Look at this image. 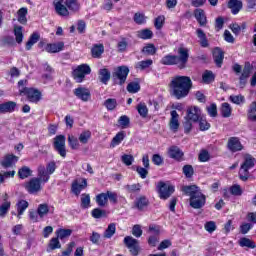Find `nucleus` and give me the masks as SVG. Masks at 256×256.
I'll return each instance as SVG.
<instances>
[{
  "label": "nucleus",
  "mask_w": 256,
  "mask_h": 256,
  "mask_svg": "<svg viewBox=\"0 0 256 256\" xmlns=\"http://www.w3.org/2000/svg\"><path fill=\"white\" fill-rule=\"evenodd\" d=\"M238 243L240 247H247L248 249H255L256 247L255 243L247 237L240 238Z\"/></svg>",
  "instance_id": "38"
},
{
  "label": "nucleus",
  "mask_w": 256,
  "mask_h": 256,
  "mask_svg": "<svg viewBox=\"0 0 256 256\" xmlns=\"http://www.w3.org/2000/svg\"><path fill=\"white\" fill-rule=\"evenodd\" d=\"M128 75H129V67L123 65L114 69L112 77L118 85H125V81H127Z\"/></svg>",
  "instance_id": "6"
},
{
  "label": "nucleus",
  "mask_w": 256,
  "mask_h": 256,
  "mask_svg": "<svg viewBox=\"0 0 256 256\" xmlns=\"http://www.w3.org/2000/svg\"><path fill=\"white\" fill-rule=\"evenodd\" d=\"M146 17H145V14H142V13H135L134 14V22L137 24V25H143V23L146 22Z\"/></svg>",
  "instance_id": "63"
},
{
  "label": "nucleus",
  "mask_w": 256,
  "mask_h": 256,
  "mask_svg": "<svg viewBox=\"0 0 256 256\" xmlns=\"http://www.w3.org/2000/svg\"><path fill=\"white\" fill-rule=\"evenodd\" d=\"M68 144L73 150H77L80 147L79 140L73 135L68 136Z\"/></svg>",
  "instance_id": "50"
},
{
  "label": "nucleus",
  "mask_w": 256,
  "mask_h": 256,
  "mask_svg": "<svg viewBox=\"0 0 256 256\" xmlns=\"http://www.w3.org/2000/svg\"><path fill=\"white\" fill-rule=\"evenodd\" d=\"M104 107H106L107 111H115L117 109V99L108 98L103 103Z\"/></svg>",
  "instance_id": "33"
},
{
  "label": "nucleus",
  "mask_w": 256,
  "mask_h": 256,
  "mask_svg": "<svg viewBox=\"0 0 256 256\" xmlns=\"http://www.w3.org/2000/svg\"><path fill=\"white\" fill-rule=\"evenodd\" d=\"M123 139H125V132L124 131L118 132L112 139L110 147L114 148V147H117V145H121V142L123 141Z\"/></svg>",
  "instance_id": "32"
},
{
  "label": "nucleus",
  "mask_w": 256,
  "mask_h": 256,
  "mask_svg": "<svg viewBox=\"0 0 256 256\" xmlns=\"http://www.w3.org/2000/svg\"><path fill=\"white\" fill-rule=\"evenodd\" d=\"M142 53H146V55H155L157 53V48H155V45L148 44L142 49Z\"/></svg>",
  "instance_id": "62"
},
{
  "label": "nucleus",
  "mask_w": 256,
  "mask_h": 256,
  "mask_svg": "<svg viewBox=\"0 0 256 256\" xmlns=\"http://www.w3.org/2000/svg\"><path fill=\"white\" fill-rule=\"evenodd\" d=\"M182 171L188 179H191V177H193V173H195L192 165H184Z\"/></svg>",
  "instance_id": "60"
},
{
  "label": "nucleus",
  "mask_w": 256,
  "mask_h": 256,
  "mask_svg": "<svg viewBox=\"0 0 256 256\" xmlns=\"http://www.w3.org/2000/svg\"><path fill=\"white\" fill-rule=\"evenodd\" d=\"M251 71H253V66L251 65V63L246 62L243 68L241 77H244L245 79H249V77H251Z\"/></svg>",
  "instance_id": "48"
},
{
  "label": "nucleus",
  "mask_w": 256,
  "mask_h": 256,
  "mask_svg": "<svg viewBox=\"0 0 256 256\" xmlns=\"http://www.w3.org/2000/svg\"><path fill=\"white\" fill-rule=\"evenodd\" d=\"M253 167H255V158L248 154L244 157V162L241 165L239 179H241V181H248L249 169H253Z\"/></svg>",
  "instance_id": "4"
},
{
  "label": "nucleus",
  "mask_w": 256,
  "mask_h": 256,
  "mask_svg": "<svg viewBox=\"0 0 256 256\" xmlns=\"http://www.w3.org/2000/svg\"><path fill=\"white\" fill-rule=\"evenodd\" d=\"M198 121H199L200 131H208V129L211 128V124H209V122H207V120L204 119L203 117L200 116Z\"/></svg>",
  "instance_id": "61"
},
{
  "label": "nucleus",
  "mask_w": 256,
  "mask_h": 256,
  "mask_svg": "<svg viewBox=\"0 0 256 256\" xmlns=\"http://www.w3.org/2000/svg\"><path fill=\"white\" fill-rule=\"evenodd\" d=\"M115 231H117V226L115 225V223L109 224L104 232V239H111V237L115 235Z\"/></svg>",
  "instance_id": "35"
},
{
  "label": "nucleus",
  "mask_w": 256,
  "mask_h": 256,
  "mask_svg": "<svg viewBox=\"0 0 256 256\" xmlns=\"http://www.w3.org/2000/svg\"><path fill=\"white\" fill-rule=\"evenodd\" d=\"M203 83H213L215 81V74L212 71L206 70L202 75Z\"/></svg>",
  "instance_id": "42"
},
{
  "label": "nucleus",
  "mask_w": 256,
  "mask_h": 256,
  "mask_svg": "<svg viewBox=\"0 0 256 256\" xmlns=\"http://www.w3.org/2000/svg\"><path fill=\"white\" fill-rule=\"evenodd\" d=\"M177 61L179 69H185V67H187V63L189 62V48H186L185 46H180L178 48Z\"/></svg>",
  "instance_id": "9"
},
{
  "label": "nucleus",
  "mask_w": 256,
  "mask_h": 256,
  "mask_svg": "<svg viewBox=\"0 0 256 256\" xmlns=\"http://www.w3.org/2000/svg\"><path fill=\"white\" fill-rule=\"evenodd\" d=\"M15 109H17V103L14 101L0 104V113H13Z\"/></svg>",
  "instance_id": "22"
},
{
  "label": "nucleus",
  "mask_w": 256,
  "mask_h": 256,
  "mask_svg": "<svg viewBox=\"0 0 256 256\" xmlns=\"http://www.w3.org/2000/svg\"><path fill=\"white\" fill-rule=\"evenodd\" d=\"M50 176L47 175V171L45 170V166L38 167V178H31L24 187L26 191H28L31 195L35 193H39L41 191V183H47L49 181Z\"/></svg>",
  "instance_id": "3"
},
{
  "label": "nucleus",
  "mask_w": 256,
  "mask_h": 256,
  "mask_svg": "<svg viewBox=\"0 0 256 256\" xmlns=\"http://www.w3.org/2000/svg\"><path fill=\"white\" fill-rule=\"evenodd\" d=\"M41 39L39 33L34 32L26 43V51H31V48Z\"/></svg>",
  "instance_id": "30"
},
{
  "label": "nucleus",
  "mask_w": 256,
  "mask_h": 256,
  "mask_svg": "<svg viewBox=\"0 0 256 256\" xmlns=\"http://www.w3.org/2000/svg\"><path fill=\"white\" fill-rule=\"evenodd\" d=\"M249 121H256V102H252L248 109Z\"/></svg>",
  "instance_id": "47"
},
{
  "label": "nucleus",
  "mask_w": 256,
  "mask_h": 256,
  "mask_svg": "<svg viewBox=\"0 0 256 256\" xmlns=\"http://www.w3.org/2000/svg\"><path fill=\"white\" fill-rule=\"evenodd\" d=\"M86 75H91V67L89 64H81L72 72V76L76 83H83Z\"/></svg>",
  "instance_id": "5"
},
{
  "label": "nucleus",
  "mask_w": 256,
  "mask_h": 256,
  "mask_svg": "<svg viewBox=\"0 0 256 256\" xmlns=\"http://www.w3.org/2000/svg\"><path fill=\"white\" fill-rule=\"evenodd\" d=\"M38 217L40 219H43V217H46V215L49 214V204H39L37 208Z\"/></svg>",
  "instance_id": "34"
},
{
  "label": "nucleus",
  "mask_w": 256,
  "mask_h": 256,
  "mask_svg": "<svg viewBox=\"0 0 256 256\" xmlns=\"http://www.w3.org/2000/svg\"><path fill=\"white\" fill-rule=\"evenodd\" d=\"M128 93H139L141 91V85L138 82H130L127 85Z\"/></svg>",
  "instance_id": "51"
},
{
  "label": "nucleus",
  "mask_w": 256,
  "mask_h": 256,
  "mask_svg": "<svg viewBox=\"0 0 256 256\" xmlns=\"http://www.w3.org/2000/svg\"><path fill=\"white\" fill-rule=\"evenodd\" d=\"M148 206H149V199H147V197L145 196L139 197L135 202V207L139 211H143V209H145V207H148Z\"/></svg>",
  "instance_id": "31"
},
{
  "label": "nucleus",
  "mask_w": 256,
  "mask_h": 256,
  "mask_svg": "<svg viewBox=\"0 0 256 256\" xmlns=\"http://www.w3.org/2000/svg\"><path fill=\"white\" fill-rule=\"evenodd\" d=\"M87 187V179L80 178L72 183V192L74 195H80L81 191Z\"/></svg>",
  "instance_id": "15"
},
{
  "label": "nucleus",
  "mask_w": 256,
  "mask_h": 256,
  "mask_svg": "<svg viewBox=\"0 0 256 256\" xmlns=\"http://www.w3.org/2000/svg\"><path fill=\"white\" fill-rule=\"evenodd\" d=\"M228 8L231 9L233 15H237L243 9V2L240 0H229Z\"/></svg>",
  "instance_id": "23"
},
{
  "label": "nucleus",
  "mask_w": 256,
  "mask_h": 256,
  "mask_svg": "<svg viewBox=\"0 0 256 256\" xmlns=\"http://www.w3.org/2000/svg\"><path fill=\"white\" fill-rule=\"evenodd\" d=\"M27 13L28 10L25 7L18 10V21L21 23V25H27Z\"/></svg>",
  "instance_id": "36"
},
{
  "label": "nucleus",
  "mask_w": 256,
  "mask_h": 256,
  "mask_svg": "<svg viewBox=\"0 0 256 256\" xmlns=\"http://www.w3.org/2000/svg\"><path fill=\"white\" fill-rule=\"evenodd\" d=\"M65 135H57L54 138L53 147L60 157H67V148L65 147Z\"/></svg>",
  "instance_id": "8"
},
{
  "label": "nucleus",
  "mask_w": 256,
  "mask_h": 256,
  "mask_svg": "<svg viewBox=\"0 0 256 256\" xmlns=\"http://www.w3.org/2000/svg\"><path fill=\"white\" fill-rule=\"evenodd\" d=\"M64 3L70 11L76 12L79 10V2L77 0H66Z\"/></svg>",
  "instance_id": "49"
},
{
  "label": "nucleus",
  "mask_w": 256,
  "mask_h": 256,
  "mask_svg": "<svg viewBox=\"0 0 256 256\" xmlns=\"http://www.w3.org/2000/svg\"><path fill=\"white\" fill-rule=\"evenodd\" d=\"M74 95L77 97V99H80V101H83L84 103H87L89 99H91V91L89 88L86 87H78L74 89Z\"/></svg>",
  "instance_id": "12"
},
{
  "label": "nucleus",
  "mask_w": 256,
  "mask_h": 256,
  "mask_svg": "<svg viewBox=\"0 0 256 256\" xmlns=\"http://www.w3.org/2000/svg\"><path fill=\"white\" fill-rule=\"evenodd\" d=\"M18 175L20 179H27V177H31V169L27 166H24L18 171Z\"/></svg>",
  "instance_id": "55"
},
{
  "label": "nucleus",
  "mask_w": 256,
  "mask_h": 256,
  "mask_svg": "<svg viewBox=\"0 0 256 256\" xmlns=\"http://www.w3.org/2000/svg\"><path fill=\"white\" fill-rule=\"evenodd\" d=\"M71 233H73V230L71 229H59L57 230V237L58 239H66V237H71Z\"/></svg>",
  "instance_id": "52"
},
{
  "label": "nucleus",
  "mask_w": 256,
  "mask_h": 256,
  "mask_svg": "<svg viewBox=\"0 0 256 256\" xmlns=\"http://www.w3.org/2000/svg\"><path fill=\"white\" fill-rule=\"evenodd\" d=\"M137 37L144 40L153 39V31H151L150 29L139 30L137 32Z\"/></svg>",
  "instance_id": "39"
},
{
  "label": "nucleus",
  "mask_w": 256,
  "mask_h": 256,
  "mask_svg": "<svg viewBox=\"0 0 256 256\" xmlns=\"http://www.w3.org/2000/svg\"><path fill=\"white\" fill-rule=\"evenodd\" d=\"M228 149L232 151V153H237V151H242L243 145L241 144V141H239V138L231 137L228 140Z\"/></svg>",
  "instance_id": "17"
},
{
  "label": "nucleus",
  "mask_w": 256,
  "mask_h": 256,
  "mask_svg": "<svg viewBox=\"0 0 256 256\" xmlns=\"http://www.w3.org/2000/svg\"><path fill=\"white\" fill-rule=\"evenodd\" d=\"M214 63L217 67H221L223 65V59L225 58V54L221 48H215L213 51Z\"/></svg>",
  "instance_id": "25"
},
{
  "label": "nucleus",
  "mask_w": 256,
  "mask_h": 256,
  "mask_svg": "<svg viewBox=\"0 0 256 256\" xmlns=\"http://www.w3.org/2000/svg\"><path fill=\"white\" fill-rule=\"evenodd\" d=\"M184 153L178 146H171L168 148V156L170 159H174L175 161H181L183 159Z\"/></svg>",
  "instance_id": "16"
},
{
  "label": "nucleus",
  "mask_w": 256,
  "mask_h": 256,
  "mask_svg": "<svg viewBox=\"0 0 256 256\" xmlns=\"http://www.w3.org/2000/svg\"><path fill=\"white\" fill-rule=\"evenodd\" d=\"M91 139V131L85 130L83 131L79 136V141L83 145H87L89 143V140Z\"/></svg>",
  "instance_id": "46"
},
{
  "label": "nucleus",
  "mask_w": 256,
  "mask_h": 256,
  "mask_svg": "<svg viewBox=\"0 0 256 256\" xmlns=\"http://www.w3.org/2000/svg\"><path fill=\"white\" fill-rule=\"evenodd\" d=\"M98 79L103 85H107L111 80V71L107 68H102L98 71Z\"/></svg>",
  "instance_id": "20"
},
{
  "label": "nucleus",
  "mask_w": 256,
  "mask_h": 256,
  "mask_svg": "<svg viewBox=\"0 0 256 256\" xmlns=\"http://www.w3.org/2000/svg\"><path fill=\"white\" fill-rule=\"evenodd\" d=\"M124 244L126 245L127 249H129L131 255H139V251L141 249L139 247V240L133 238V236H126L124 238Z\"/></svg>",
  "instance_id": "11"
},
{
  "label": "nucleus",
  "mask_w": 256,
  "mask_h": 256,
  "mask_svg": "<svg viewBox=\"0 0 256 256\" xmlns=\"http://www.w3.org/2000/svg\"><path fill=\"white\" fill-rule=\"evenodd\" d=\"M196 35L199 39V43L201 47L203 48L209 47V40L207 39V34H205V32L201 28H198L196 30Z\"/></svg>",
  "instance_id": "26"
},
{
  "label": "nucleus",
  "mask_w": 256,
  "mask_h": 256,
  "mask_svg": "<svg viewBox=\"0 0 256 256\" xmlns=\"http://www.w3.org/2000/svg\"><path fill=\"white\" fill-rule=\"evenodd\" d=\"M21 95H25L30 103H39L41 101V92L35 88H22Z\"/></svg>",
  "instance_id": "7"
},
{
  "label": "nucleus",
  "mask_w": 256,
  "mask_h": 256,
  "mask_svg": "<svg viewBox=\"0 0 256 256\" xmlns=\"http://www.w3.org/2000/svg\"><path fill=\"white\" fill-rule=\"evenodd\" d=\"M153 65V60H143L136 64V69H140V71H145V69H149Z\"/></svg>",
  "instance_id": "41"
},
{
  "label": "nucleus",
  "mask_w": 256,
  "mask_h": 256,
  "mask_svg": "<svg viewBox=\"0 0 256 256\" xmlns=\"http://www.w3.org/2000/svg\"><path fill=\"white\" fill-rule=\"evenodd\" d=\"M229 99L235 105H241L242 103H245V96L243 95H231Z\"/></svg>",
  "instance_id": "58"
},
{
  "label": "nucleus",
  "mask_w": 256,
  "mask_h": 256,
  "mask_svg": "<svg viewBox=\"0 0 256 256\" xmlns=\"http://www.w3.org/2000/svg\"><path fill=\"white\" fill-rule=\"evenodd\" d=\"M9 209H11V202L5 201L0 206V217H5L6 213H9Z\"/></svg>",
  "instance_id": "59"
},
{
  "label": "nucleus",
  "mask_w": 256,
  "mask_h": 256,
  "mask_svg": "<svg viewBox=\"0 0 256 256\" xmlns=\"http://www.w3.org/2000/svg\"><path fill=\"white\" fill-rule=\"evenodd\" d=\"M14 34L16 37V42L23 43V28L21 26H15Z\"/></svg>",
  "instance_id": "57"
},
{
  "label": "nucleus",
  "mask_w": 256,
  "mask_h": 256,
  "mask_svg": "<svg viewBox=\"0 0 256 256\" xmlns=\"http://www.w3.org/2000/svg\"><path fill=\"white\" fill-rule=\"evenodd\" d=\"M118 123H119L120 127H122V129H127V127H129V125L131 123V120L129 119V116L122 115L118 119Z\"/></svg>",
  "instance_id": "53"
},
{
  "label": "nucleus",
  "mask_w": 256,
  "mask_h": 256,
  "mask_svg": "<svg viewBox=\"0 0 256 256\" xmlns=\"http://www.w3.org/2000/svg\"><path fill=\"white\" fill-rule=\"evenodd\" d=\"M128 45L129 42H127V38H122L117 44V49L119 53H125V51H127Z\"/></svg>",
  "instance_id": "56"
},
{
  "label": "nucleus",
  "mask_w": 256,
  "mask_h": 256,
  "mask_svg": "<svg viewBox=\"0 0 256 256\" xmlns=\"http://www.w3.org/2000/svg\"><path fill=\"white\" fill-rule=\"evenodd\" d=\"M204 229H206L208 233H213L217 231V224L214 221H208L205 223Z\"/></svg>",
  "instance_id": "64"
},
{
  "label": "nucleus",
  "mask_w": 256,
  "mask_h": 256,
  "mask_svg": "<svg viewBox=\"0 0 256 256\" xmlns=\"http://www.w3.org/2000/svg\"><path fill=\"white\" fill-rule=\"evenodd\" d=\"M160 199H169L175 193V187L167 185L164 182H159L157 185Z\"/></svg>",
  "instance_id": "10"
},
{
  "label": "nucleus",
  "mask_w": 256,
  "mask_h": 256,
  "mask_svg": "<svg viewBox=\"0 0 256 256\" xmlns=\"http://www.w3.org/2000/svg\"><path fill=\"white\" fill-rule=\"evenodd\" d=\"M17 161H19V157L15 156L13 154H7L1 160L0 165H2V167L4 169H9V168L13 167V165H15V163H17Z\"/></svg>",
  "instance_id": "14"
},
{
  "label": "nucleus",
  "mask_w": 256,
  "mask_h": 256,
  "mask_svg": "<svg viewBox=\"0 0 256 256\" xmlns=\"http://www.w3.org/2000/svg\"><path fill=\"white\" fill-rule=\"evenodd\" d=\"M160 63L162 65H178L179 66V62L177 60V55H171V54L164 56L161 59Z\"/></svg>",
  "instance_id": "28"
},
{
  "label": "nucleus",
  "mask_w": 256,
  "mask_h": 256,
  "mask_svg": "<svg viewBox=\"0 0 256 256\" xmlns=\"http://www.w3.org/2000/svg\"><path fill=\"white\" fill-rule=\"evenodd\" d=\"M185 118L193 121V123H197L201 119V109L197 106L189 107Z\"/></svg>",
  "instance_id": "13"
},
{
  "label": "nucleus",
  "mask_w": 256,
  "mask_h": 256,
  "mask_svg": "<svg viewBox=\"0 0 256 256\" xmlns=\"http://www.w3.org/2000/svg\"><path fill=\"white\" fill-rule=\"evenodd\" d=\"M91 214L94 219H101L102 217H107V211L101 210L100 208L93 209Z\"/></svg>",
  "instance_id": "54"
},
{
  "label": "nucleus",
  "mask_w": 256,
  "mask_h": 256,
  "mask_svg": "<svg viewBox=\"0 0 256 256\" xmlns=\"http://www.w3.org/2000/svg\"><path fill=\"white\" fill-rule=\"evenodd\" d=\"M170 115H171L170 122H169L170 130L173 131V133H177V131H179V114L175 110H172L170 112Z\"/></svg>",
  "instance_id": "18"
},
{
  "label": "nucleus",
  "mask_w": 256,
  "mask_h": 256,
  "mask_svg": "<svg viewBox=\"0 0 256 256\" xmlns=\"http://www.w3.org/2000/svg\"><path fill=\"white\" fill-rule=\"evenodd\" d=\"M194 17L198 21L200 27H205L207 25V16L205 11L201 8H198L194 11Z\"/></svg>",
  "instance_id": "21"
},
{
  "label": "nucleus",
  "mask_w": 256,
  "mask_h": 256,
  "mask_svg": "<svg viewBox=\"0 0 256 256\" xmlns=\"http://www.w3.org/2000/svg\"><path fill=\"white\" fill-rule=\"evenodd\" d=\"M137 111L140 117H142L143 119H145L147 115H149V109L147 108V105H145V103H139L137 105Z\"/></svg>",
  "instance_id": "43"
},
{
  "label": "nucleus",
  "mask_w": 256,
  "mask_h": 256,
  "mask_svg": "<svg viewBox=\"0 0 256 256\" xmlns=\"http://www.w3.org/2000/svg\"><path fill=\"white\" fill-rule=\"evenodd\" d=\"M96 203L98 207H105L107 206V203H109V200L107 198V193H100L96 196Z\"/></svg>",
  "instance_id": "37"
},
{
  "label": "nucleus",
  "mask_w": 256,
  "mask_h": 256,
  "mask_svg": "<svg viewBox=\"0 0 256 256\" xmlns=\"http://www.w3.org/2000/svg\"><path fill=\"white\" fill-rule=\"evenodd\" d=\"M91 53L94 59H101V55L105 53V46L103 44H95L91 49Z\"/></svg>",
  "instance_id": "27"
},
{
  "label": "nucleus",
  "mask_w": 256,
  "mask_h": 256,
  "mask_svg": "<svg viewBox=\"0 0 256 256\" xmlns=\"http://www.w3.org/2000/svg\"><path fill=\"white\" fill-rule=\"evenodd\" d=\"M81 207L82 209H89L91 207V196L89 194H82Z\"/></svg>",
  "instance_id": "45"
},
{
  "label": "nucleus",
  "mask_w": 256,
  "mask_h": 256,
  "mask_svg": "<svg viewBox=\"0 0 256 256\" xmlns=\"http://www.w3.org/2000/svg\"><path fill=\"white\" fill-rule=\"evenodd\" d=\"M229 191L231 195H234V197H241L243 195V189H241V185L234 184L229 188Z\"/></svg>",
  "instance_id": "44"
},
{
  "label": "nucleus",
  "mask_w": 256,
  "mask_h": 256,
  "mask_svg": "<svg viewBox=\"0 0 256 256\" xmlns=\"http://www.w3.org/2000/svg\"><path fill=\"white\" fill-rule=\"evenodd\" d=\"M17 218L21 219V215H23V213H25V210L29 207V202H27V200H20L17 204Z\"/></svg>",
  "instance_id": "29"
},
{
  "label": "nucleus",
  "mask_w": 256,
  "mask_h": 256,
  "mask_svg": "<svg viewBox=\"0 0 256 256\" xmlns=\"http://www.w3.org/2000/svg\"><path fill=\"white\" fill-rule=\"evenodd\" d=\"M55 11L60 17H69V10L65 5H63V1L55 0L54 1Z\"/></svg>",
  "instance_id": "19"
},
{
  "label": "nucleus",
  "mask_w": 256,
  "mask_h": 256,
  "mask_svg": "<svg viewBox=\"0 0 256 256\" xmlns=\"http://www.w3.org/2000/svg\"><path fill=\"white\" fill-rule=\"evenodd\" d=\"M182 191L190 197V205L193 209H201L205 206L206 197L197 185L183 186Z\"/></svg>",
  "instance_id": "2"
},
{
  "label": "nucleus",
  "mask_w": 256,
  "mask_h": 256,
  "mask_svg": "<svg viewBox=\"0 0 256 256\" xmlns=\"http://www.w3.org/2000/svg\"><path fill=\"white\" fill-rule=\"evenodd\" d=\"M63 47H65L63 42L47 44L45 51H47V53H59L60 51H63Z\"/></svg>",
  "instance_id": "24"
},
{
  "label": "nucleus",
  "mask_w": 256,
  "mask_h": 256,
  "mask_svg": "<svg viewBox=\"0 0 256 256\" xmlns=\"http://www.w3.org/2000/svg\"><path fill=\"white\" fill-rule=\"evenodd\" d=\"M193 88V81L189 76H175L170 82V93L175 99H184Z\"/></svg>",
  "instance_id": "1"
},
{
  "label": "nucleus",
  "mask_w": 256,
  "mask_h": 256,
  "mask_svg": "<svg viewBox=\"0 0 256 256\" xmlns=\"http://www.w3.org/2000/svg\"><path fill=\"white\" fill-rule=\"evenodd\" d=\"M220 112H221L222 117L228 118L232 113L231 105L227 102L222 103Z\"/></svg>",
  "instance_id": "40"
}]
</instances>
